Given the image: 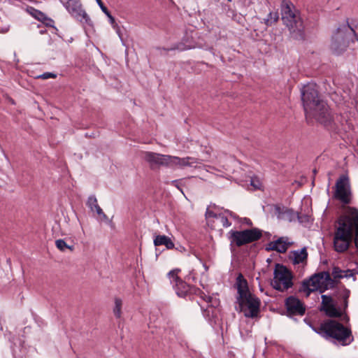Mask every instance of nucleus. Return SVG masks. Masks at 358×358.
Masks as SVG:
<instances>
[{"instance_id":"f257e3e1","label":"nucleus","mask_w":358,"mask_h":358,"mask_svg":"<svg viewBox=\"0 0 358 358\" xmlns=\"http://www.w3.org/2000/svg\"><path fill=\"white\" fill-rule=\"evenodd\" d=\"M301 101L306 117H314L325 126L332 117L326 102L321 99L315 83H308L301 89Z\"/></svg>"},{"instance_id":"f03ea898","label":"nucleus","mask_w":358,"mask_h":358,"mask_svg":"<svg viewBox=\"0 0 358 358\" xmlns=\"http://www.w3.org/2000/svg\"><path fill=\"white\" fill-rule=\"evenodd\" d=\"M310 327L322 337L334 338L342 345H350L354 340L351 329L333 319L324 320L317 327Z\"/></svg>"},{"instance_id":"7ed1b4c3","label":"nucleus","mask_w":358,"mask_h":358,"mask_svg":"<svg viewBox=\"0 0 358 358\" xmlns=\"http://www.w3.org/2000/svg\"><path fill=\"white\" fill-rule=\"evenodd\" d=\"M350 295V291L343 287L340 289L336 295L340 306L337 307L336 303L334 301L331 296L322 295V304L320 308L325 315L330 318H338L343 317V320L349 321V317L346 314L348 307V300Z\"/></svg>"},{"instance_id":"20e7f679","label":"nucleus","mask_w":358,"mask_h":358,"mask_svg":"<svg viewBox=\"0 0 358 358\" xmlns=\"http://www.w3.org/2000/svg\"><path fill=\"white\" fill-rule=\"evenodd\" d=\"M281 15L282 22L287 27L291 37L295 40H304L303 22L292 2L286 0L282 1Z\"/></svg>"},{"instance_id":"39448f33","label":"nucleus","mask_w":358,"mask_h":358,"mask_svg":"<svg viewBox=\"0 0 358 358\" xmlns=\"http://www.w3.org/2000/svg\"><path fill=\"white\" fill-rule=\"evenodd\" d=\"M338 227L334 234V248L339 253L345 252L352 242V229L349 213L340 216L338 221Z\"/></svg>"},{"instance_id":"423d86ee","label":"nucleus","mask_w":358,"mask_h":358,"mask_svg":"<svg viewBox=\"0 0 358 358\" xmlns=\"http://www.w3.org/2000/svg\"><path fill=\"white\" fill-rule=\"evenodd\" d=\"M262 230L252 227L243 230H230L227 238L230 242V249L234 250V247H241L247 244L259 241L262 237Z\"/></svg>"},{"instance_id":"0eeeda50","label":"nucleus","mask_w":358,"mask_h":358,"mask_svg":"<svg viewBox=\"0 0 358 358\" xmlns=\"http://www.w3.org/2000/svg\"><path fill=\"white\" fill-rule=\"evenodd\" d=\"M237 306L235 307L236 311L243 313L247 318L259 317L261 301L255 294H248L247 296L236 301Z\"/></svg>"},{"instance_id":"6e6552de","label":"nucleus","mask_w":358,"mask_h":358,"mask_svg":"<svg viewBox=\"0 0 358 358\" xmlns=\"http://www.w3.org/2000/svg\"><path fill=\"white\" fill-rule=\"evenodd\" d=\"M333 199L339 201L343 206L349 205L352 201V192L350 178L348 175L343 174L337 179Z\"/></svg>"},{"instance_id":"1a4fd4ad","label":"nucleus","mask_w":358,"mask_h":358,"mask_svg":"<svg viewBox=\"0 0 358 358\" xmlns=\"http://www.w3.org/2000/svg\"><path fill=\"white\" fill-rule=\"evenodd\" d=\"M273 280L271 281L272 287L280 292H284L293 286L292 274L285 266L276 264L273 272Z\"/></svg>"},{"instance_id":"9d476101","label":"nucleus","mask_w":358,"mask_h":358,"mask_svg":"<svg viewBox=\"0 0 358 358\" xmlns=\"http://www.w3.org/2000/svg\"><path fill=\"white\" fill-rule=\"evenodd\" d=\"M60 1L72 17L81 23L93 27V22L85 10L83 9L80 0H68L66 2L60 0Z\"/></svg>"},{"instance_id":"9b49d317","label":"nucleus","mask_w":358,"mask_h":358,"mask_svg":"<svg viewBox=\"0 0 358 358\" xmlns=\"http://www.w3.org/2000/svg\"><path fill=\"white\" fill-rule=\"evenodd\" d=\"M331 280V276L329 272L322 271L313 275L309 279L305 280L302 286L304 290L308 292L320 289V292L323 290L321 289L326 286V283Z\"/></svg>"},{"instance_id":"f8f14e48","label":"nucleus","mask_w":358,"mask_h":358,"mask_svg":"<svg viewBox=\"0 0 358 358\" xmlns=\"http://www.w3.org/2000/svg\"><path fill=\"white\" fill-rule=\"evenodd\" d=\"M349 45L347 40V26H341L337 28L332 36L331 50L336 55L343 53Z\"/></svg>"},{"instance_id":"ddd939ff","label":"nucleus","mask_w":358,"mask_h":358,"mask_svg":"<svg viewBox=\"0 0 358 358\" xmlns=\"http://www.w3.org/2000/svg\"><path fill=\"white\" fill-rule=\"evenodd\" d=\"M144 159L149 164L151 169L159 166L171 168V155H162L152 152H145Z\"/></svg>"},{"instance_id":"4468645a","label":"nucleus","mask_w":358,"mask_h":358,"mask_svg":"<svg viewBox=\"0 0 358 358\" xmlns=\"http://www.w3.org/2000/svg\"><path fill=\"white\" fill-rule=\"evenodd\" d=\"M285 306L288 317H292L295 315L303 316L306 313L304 303L296 296H289L287 297L285 299Z\"/></svg>"},{"instance_id":"2eb2a0df","label":"nucleus","mask_w":358,"mask_h":358,"mask_svg":"<svg viewBox=\"0 0 358 358\" xmlns=\"http://www.w3.org/2000/svg\"><path fill=\"white\" fill-rule=\"evenodd\" d=\"M347 213H349L350 222L351 223L352 239L353 238V231H355L354 242L355 247L358 249V209L348 206Z\"/></svg>"},{"instance_id":"dca6fc26","label":"nucleus","mask_w":358,"mask_h":358,"mask_svg":"<svg viewBox=\"0 0 358 358\" xmlns=\"http://www.w3.org/2000/svg\"><path fill=\"white\" fill-rule=\"evenodd\" d=\"M236 287L238 292L236 301L247 296L248 294H252L249 290L248 282L241 273L236 278Z\"/></svg>"},{"instance_id":"f3484780","label":"nucleus","mask_w":358,"mask_h":358,"mask_svg":"<svg viewBox=\"0 0 358 358\" xmlns=\"http://www.w3.org/2000/svg\"><path fill=\"white\" fill-rule=\"evenodd\" d=\"M171 168H175L178 166L183 168L185 166H192L194 164H196V159L194 157H187L184 158H180L178 157L171 156Z\"/></svg>"},{"instance_id":"a211bd4d","label":"nucleus","mask_w":358,"mask_h":358,"mask_svg":"<svg viewBox=\"0 0 358 358\" xmlns=\"http://www.w3.org/2000/svg\"><path fill=\"white\" fill-rule=\"evenodd\" d=\"M199 292V294L201 296V298H202L204 301H206L207 303H212L211 306H209L208 308H201L202 309V313H203V317L208 320V321H212L213 317H214V308L213 306H214L216 303H213V298L210 296H206L201 290L199 289L198 290Z\"/></svg>"},{"instance_id":"6ab92c4d","label":"nucleus","mask_w":358,"mask_h":358,"mask_svg":"<svg viewBox=\"0 0 358 358\" xmlns=\"http://www.w3.org/2000/svg\"><path fill=\"white\" fill-rule=\"evenodd\" d=\"M307 258L308 252L306 247L301 250L290 251L289 254V259L292 262L293 264H299L306 262Z\"/></svg>"},{"instance_id":"aec40b11","label":"nucleus","mask_w":358,"mask_h":358,"mask_svg":"<svg viewBox=\"0 0 358 358\" xmlns=\"http://www.w3.org/2000/svg\"><path fill=\"white\" fill-rule=\"evenodd\" d=\"M194 48L193 42L187 38L184 37L182 41L173 45L170 48H162V50L169 52L171 50L185 51ZM157 49L161 50V48Z\"/></svg>"},{"instance_id":"412c9836","label":"nucleus","mask_w":358,"mask_h":358,"mask_svg":"<svg viewBox=\"0 0 358 358\" xmlns=\"http://www.w3.org/2000/svg\"><path fill=\"white\" fill-rule=\"evenodd\" d=\"M155 246L165 245L169 250L174 248V243L171 239L165 235H157L154 239Z\"/></svg>"},{"instance_id":"4be33fe9","label":"nucleus","mask_w":358,"mask_h":358,"mask_svg":"<svg viewBox=\"0 0 358 358\" xmlns=\"http://www.w3.org/2000/svg\"><path fill=\"white\" fill-rule=\"evenodd\" d=\"M189 289V286L182 280H179V282L176 284V292L177 295L180 297H185Z\"/></svg>"},{"instance_id":"5701e85b","label":"nucleus","mask_w":358,"mask_h":358,"mask_svg":"<svg viewBox=\"0 0 358 358\" xmlns=\"http://www.w3.org/2000/svg\"><path fill=\"white\" fill-rule=\"evenodd\" d=\"M281 239H277L275 241H271L268 244H266L265 250L266 251H276L279 253H285L286 252V248L283 245L280 247H277L278 243H280Z\"/></svg>"},{"instance_id":"b1692460","label":"nucleus","mask_w":358,"mask_h":358,"mask_svg":"<svg viewBox=\"0 0 358 358\" xmlns=\"http://www.w3.org/2000/svg\"><path fill=\"white\" fill-rule=\"evenodd\" d=\"M279 19V15L278 12H270L268 14L266 18L264 19V23L266 26H271L273 24L275 23Z\"/></svg>"},{"instance_id":"393cba45","label":"nucleus","mask_w":358,"mask_h":358,"mask_svg":"<svg viewBox=\"0 0 358 358\" xmlns=\"http://www.w3.org/2000/svg\"><path fill=\"white\" fill-rule=\"evenodd\" d=\"M122 301L120 298L115 299V306L113 313L117 318H120L122 315Z\"/></svg>"},{"instance_id":"a878e982","label":"nucleus","mask_w":358,"mask_h":358,"mask_svg":"<svg viewBox=\"0 0 358 358\" xmlns=\"http://www.w3.org/2000/svg\"><path fill=\"white\" fill-rule=\"evenodd\" d=\"M346 270H342L338 266H335L332 269L331 275L334 279H341L345 278L347 275Z\"/></svg>"},{"instance_id":"bb28decb","label":"nucleus","mask_w":358,"mask_h":358,"mask_svg":"<svg viewBox=\"0 0 358 358\" xmlns=\"http://www.w3.org/2000/svg\"><path fill=\"white\" fill-rule=\"evenodd\" d=\"M55 245L57 248L64 252L66 249H69L71 251H73L74 247L73 245H69L63 239H58L55 241Z\"/></svg>"},{"instance_id":"cd10ccee","label":"nucleus","mask_w":358,"mask_h":358,"mask_svg":"<svg viewBox=\"0 0 358 358\" xmlns=\"http://www.w3.org/2000/svg\"><path fill=\"white\" fill-rule=\"evenodd\" d=\"M274 209H275V213L278 215V217L279 218H280L281 215L285 214V213H287V214H289V215L292 213V210H289V209H287V208H281L278 205H275L274 206Z\"/></svg>"},{"instance_id":"c85d7f7f","label":"nucleus","mask_w":358,"mask_h":358,"mask_svg":"<svg viewBox=\"0 0 358 358\" xmlns=\"http://www.w3.org/2000/svg\"><path fill=\"white\" fill-rule=\"evenodd\" d=\"M98 205L97 199L94 195H91L88 197L87 201V206L90 208L92 211H94V208Z\"/></svg>"},{"instance_id":"c756f323","label":"nucleus","mask_w":358,"mask_h":358,"mask_svg":"<svg viewBox=\"0 0 358 358\" xmlns=\"http://www.w3.org/2000/svg\"><path fill=\"white\" fill-rule=\"evenodd\" d=\"M347 275H345L346 278H352L353 281L356 280V275L358 273V264H357L356 267L352 269H347Z\"/></svg>"},{"instance_id":"7c9ffc66","label":"nucleus","mask_w":358,"mask_h":358,"mask_svg":"<svg viewBox=\"0 0 358 358\" xmlns=\"http://www.w3.org/2000/svg\"><path fill=\"white\" fill-rule=\"evenodd\" d=\"M179 270H173L169 272L168 275L169 278L171 279V282L178 283L179 280H182L178 276V271Z\"/></svg>"},{"instance_id":"2f4dec72","label":"nucleus","mask_w":358,"mask_h":358,"mask_svg":"<svg viewBox=\"0 0 358 358\" xmlns=\"http://www.w3.org/2000/svg\"><path fill=\"white\" fill-rule=\"evenodd\" d=\"M217 219H220V222L224 227H229L231 225V222L229 221L228 218L222 214H218Z\"/></svg>"},{"instance_id":"473e14b6","label":"nucleus","mask_w":358,"mask_h":358,"mask_svg":"<svg viewBox=\"0 0 358 358\" xmlns=\"http://www.w3.org/2000/svg\"><path fill=\"white\" fill-rule=\"evenodd\" d=\"M31 9L34 10V13H32V15L36 18L38 19V20L40 21H43L45 20V19H47V17L45 15V14L43 13H42L41 11L40 10H36L34 8H32Z\"/></svg>"},{"instance_id":"72a5a7b5","label":"nucleus","mask_w":358,"mask_h":358,"mask_svg":"<svg viewBox=\"0 0 358 358\" xmlns=\"http://www.w3.org/2000/svg\"><path fill=\"white\" fill-rule=\"evenodd\" d=\"M94 210H95L97 213V215H99L101 217V219L102 220H108V217L106 216V215L103 212V210L101 208V207L98 205H96L94 208Z\"/></svg>"},{"instance_id":"f704fd0d","label":"nucleus","mask_w":358,"mask_h":358,"mask_svg":"<svg viewBox=\"0 0 358 358\" xmlns=\"http://www.w3.org/2000/svg\"><path fill=\"white\" fill-rule=\"evenodd\" d=\"M94 210H95L97 213V215H99L101 217V219L102 220H108V217L106 216V215L103 212V210L101 208V207L98 205H96L94 208Z\"/></svg>"},{"instance_id":"c9c22d12","label":"nucleus","mask_w":358,"mask_h":358,"mask_svg":"<svg viewBox=\"0 0 358 358\" xmlns=\"http://www.w3.org/2000/svg\"><path fill=\"white\" fill-rule=\"evenodd\" d=\"M103 13L108 17L109 22L113 27L117 26V23L115 22L114 17L110 14L108 8L106 9V10H105V12Z\"/></svg>"},{"instance_id":"e433bc0d","label":"nucleus","mask_w":358,"mask_h":358,"mask_svg":"<svg viewBox=\"0 0 358 358\" xmlns=\"http://www.w3.org/2000/svg\"><path fill=\"white\" fill-rule=\"evenodd\" d=\"M57 77V75L53 73H49L46 72L41 75H40L38 78H42V79H48V78H55Z\"/></svg>"},{"instance_id":"4c0bfd02","label":"nucleus","mask_w":358,"mask_h":358,"mask_svg":"<svg viewBox=\"0 0 358 358\" xmlns=\"http://www.w3.org/2000/svg\"><path fill=\"white\" fill-rule=\"evenodd\" d=\"M278 239H281L280 243L277 244V247H280L281 245H283L286 248V251L288 249L289 245H290L289 243L287 242V237H280Z\"/></svg>"},{"instance_id":"58836bf2","label":"nucleus","mask_w":358,"mask_h":358,"mask_svg":"<svg viewBox=\"0 0 358 358\" xmlns=\"http://www.w3.org/2000/svg\"><path fill=\"white\" fill-rule=\"evenodd\" d=\"M206 217H215V218L218 217V215H217L216 213H215L213 211L208 210V209H207V211L206 213Z\"/></svg>"},{"instance_id":"ea45409f","label":"nucleus","mask_w":358,"mask_h":358,"mask_svg":"<svg viewBox=\"0 0 358 358\" xmlns=\"http://www.w3.org/2000/svg\"><path fill=\"white\" fill-rule=\"evenodd\" d=\"M43 22L45 23L47 27H53L54 21L48 17Z\"/></svg>"},{"instance_id":"a19ab883","label":"nucleus","mask_w":358,"mask_h":358,"mask_svg":"<svg viewBox=\"0 0 358 358\" xmlns=\"http://www.w3.org/2000/svg\"><path fill=\"white\" fill-rule=\"evenodd\" d=\"M97 4L99 5V6L100 7L101 10H102V12H105V10H106L107 8L106 6L103 4V3L102 2L101 0H96Z\"/></svg>"},{"instance_id":"79ce46f5","label":"nucleus","mask_w":358,"mask_h":358,"mask_svg":"<svg viewBox=\"0 0 358 358\" xmlns=\"http://www.w3.org/2000/svg\"><path fill=\"white\" fill-rule=\"evenodd\" d=\"M298 220L300 222H303L304 221H308V215H303L301 216L299 215H297Z\"/></svg>"},{"instance_id":"37998d69","label":"nucleus","mask_w":358,"mask_h":358,"mask_svg":"<svg viewBox=\"0 0 358 358\" xmlns=\"http://www.w3.org/2000/svg\"><path fill=\"white\" fill-rule=\"evenodd\" d=\"M9 30V26H4L0 27V34H5Z\"/></svg>"},{"instance_id":"c03bdc74","label":"nucleus","mask_w":358,"mask_h":358,"mask_svg":"<svg viewBox=\"0 0 358 358\" xmlns=\"http://www.w3.org/2000/svg\"><path fill=\"white\" fill-rule=\"evenodd\" d=\"M243 222L245 223L248 226H252V221L249 218H247V217L243 218Z\"/></svg>"},{"instance_id":"a18cd8bd","label":"nucleus","mask_w":358,"mask_h":358,"mask_svg":"<svg viewBox=\"0 0 358 358\" xmlns=\"http://www.w3.org/2000/svg\"><path fill=\"white\" fill-rule=\"evenodd\" d=\"M172 185H174L175 187H176L178 189L180 190L181 192H182V189L179 187L178 186V183H179V181L177 180H173L171 182Z\"/></svg>"},{"instance_id":"49530a36","label":"nucleus","mask_w":358,"mask_h":358,"mask_svg":"<svg viewBox=\"0 0 358 358\" xmlns=\"http://www.w3.org/2000/svg\"><path fill=\"white\" fill-rule=\"evenodd\" d=\"M251 185H252V186H254L255 187H257V185L255 184L253 180L251 181Z\"/></svg>"},{"instance_id":"de8ad7c7","label":"nucleus","mask_w":358,"mask_h":358,"mask_svg":"<svg viewBox=\"0 0 358 358\" xmlns=\"http://www.w3.org/2000/svg\"><path fill=\"white\" fill-rule=\"evenodd\" d=\"M227 213H228L231 216H232V217H233V213H232V212L227 210Z\"/></svg>"},{"instance_id":"09e8293b","label":"nucleus","mask_w":358,"mask_h":358,"mask_svg":"<svg viewBox=\"0 0 358 358\" xmlns=\"http://www.w3.org/2000/svg\"><path fill=\"white\" fill-rule=\"evenodd\" d=\"M313 173H314V174H316V173H317L316 169H314V170H313Z\"/></svg>"},{"instance_id":"8fccbe9b","label":"nucleus","mask_w":358,"mask_h":358,"mask_svg":"<svg viewBox=\"0 0 358 358\" xmlns=\"http://www.w3.org/2000/svg\"><path fill=\"white\" fill-rule=\"evenodd\" d=\"M228 1H231V0H227Z\"/></svg>"},{"instance_id":"3c124183","label":"nucleus","mask_w":358,"mask_h":358,"mask_svg":"<svg viewBox=\"0 0 358 358\" xmlns=\"http://www.w3.org/2000/svg\"><path fill=\"white\" fill-rule=\"evenodd\" d=\"M357 275H358V273H357Z\"/></svg>"}]
</instances>
